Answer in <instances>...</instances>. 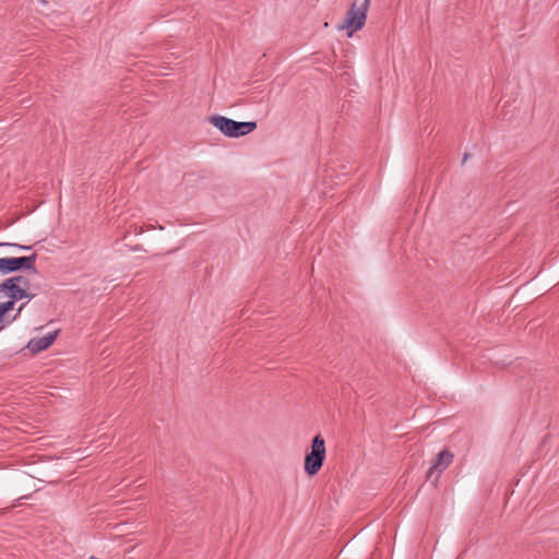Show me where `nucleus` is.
<instances>
[{"label": "nucleus", "mask_w": 559, "mask_h": 559, "mask_svg": "<svg viewBox=\"0 0 559 559\" xmlns=\"http://www.w3.org/2000/svg\"><path fill=\"white\" fill-rule=\"evenodd\" d=\"M209 121L228 138H240L257 129L255 121L240 122L219 115L209 117Z\"/></svg>", "instance_id": "nucleus-1"}, {"label": "nucleus", "mask_w": 559, "mask_h": 559, "mask_svg": "<svg viewBox=\"0 0 559 559\" xmlns=\"http://www.w3.org/2000/svg\"><path fill=\"white\" fill-rule=\"evenodd\" d=\"M325 454V441L318 433L312 438L310 451L305 456V472L308 476L312 477L319 473L324 463Z\"/></svg>", "instance_id": "nucleus-2"}, {"label": "nucleus", "mask_w": 559, "mask_h": 559, "mask_svg": "<svg viewBox=\"0 0 559 559\" xmlns=\"http://www.w3.org/2000/svg\"><path fill=\"white\" fill-rule=\"evenodd\" d=\"M369 5L370 0H364L360 5L357 4V1L350 4L346 17L340 26L342 29L345 28L347 31L348 36H352L365 26Z\"/></svg>", "instance_id": "nucleus-3"}, {"label": "nucleus", "mask_w": 559, "mask_h": 559, "mask_svg": "<svg viewBox=\"0 0 559 559\" xmlns=\"http://www.w3.org/2000/svg\"><path fill=\"white\" fill-rule=\"evenodd\" d=\"M37 254L33 253L28 257H12V258H0V273L9 274L21 269L37 273L35 262Z\"/></svg>", "instance_id": "nucleus-4"}, {"label": "nucleus", "mask_w": 559, "mask_h": 559, "mask_svg": "<svg viewBox=\"0 0 559 559\" xmlns=\"http://www.w3.org/2000/svg\"><path fill=\"white\" fill-rule=\"evenodd\" d=\"M453 459L454 454L450 450L444 449L440 451L437 454L433 464L427 471L426 479L430 480L432 485H436L441 473L449 467V465L453 462Z\"/></svg>", "instance_id": "nucleus-5"}, {"label": "nucleus", "mask_w": 559, "mask_h": 559, "mask_svg": "<svg viewBox=\"0 0 559 559\" xmlns=\"http://www.w3.org/2000/svg\"><path fill=\"white\" fill-rule=\"evenodd\" d=\"M16 281L17 280H4L0 284V293L5 292L8 297L14 302L21 299L31 300L36 296V293L24 289V287H20L19 284H16Z\"/></svg>", "instance_id": "nucleus-6"}, {"label": "nucleus", "mask_w": 559, "mask_h": 559, "mask_svg": "<svg viewBox=\"0 0 559 559\" xmlns=\"http://www.w3.org/2000/svg\"><path fill=\"white\" fill-rule=\"evenodd\" d=\"M58 332H51L48 333L41 337L32 338L28 344L27 348L33 353H39L45 349H47L56 340Z\"/></svg>", "instance_id": "nucleus-7"}, {"label": "nucleus", "mask_w": 559, "mask_h": 559, "mask_svg": "<svg viewBox=\"0 0 559 559\" xmlns=\"http://www.w3.org/2000/svg\"><path fill=\"white\" fill-rule=\"evenodd\" d=\"M8 280H17L16 284H19L20 287H24V289L32 290L31 283H29L28 278H26L25 276L17 275V276L9 277Z\"/></svg>", "instance_id": "nucleus-8"}, {"label": "nucleus", "mask_w": 559, "mask_h": 559, "mask_svg": "<svg viewBox=\"0 0 559 559\" xmlns=\"http://www.w3.org/2000/svg\"><path fill=\"white\" fill-rule=\"evenodd\" d=\"M14 306L15 302L11 298H9L7 301L0 302V311L8 314L11 310L14 309Z\"/></svg>", "instance_id": "nucleus-9"}, {"label": "nucleus", "mask_w": 559, "mask_h": 559, "mask_svg": "<svg viewBox=\"0 0 559 559\" xmlns=\"http://www.w3.org/2000/svg\"><path fill=\"white\" fill-rule=\"evenodd\" d=\"M7 314L0 311V331L12 323L11 320H7Z\"/></svg>", "instance_id": "nucleus-10"}, {"label": "nucleus", "mask_w": 559, "mask_h": 559, "mask_svg": "<svg viewBox=\"0 0 559 559\" xmlns=\"http://www.w3.org/2000/svg\"><path fill=\"white\" fill-rule=\"evenodd\" d=\"M26 306V302H23L19 306V308L16 309V312L15 314L13 316V318L11 319L12 322H14L15 320H17V318L20 317L22 310L24 309V307Z\"/></svg>", "instance_id": "nucleus-11"}, {"label": "nucleus", "mask_w": 559, "mask_h": 559, "mask_svg": "<svg viewBox=\"0 0 559 559\" xmlns=\"http://www.w3.org/2000/svg\"><path fill=\"white\" fill-rule=\"evenodd\" d=\"M2 246H12V247H17L19 249L21 250H31L32 247L31 246H22V245H17V243H1Z\"/></svg>", "instance_id": "nucleus-12"}, {"label": "nucleus", "mask_w": 559, "mask_h": 559, "mask_svg": "<svg viewBox=\"0 0 559 559\" xmlns=\"http://www.w3.org/2000/svg\"><path fill=\"white\" fill-rule=\"evenodd\" d=\"M468 158H469V154L468 153H464L463 158H462V163H465Z\"/></svg>", "instance_id": "nucleus-13"}]
</instances>
